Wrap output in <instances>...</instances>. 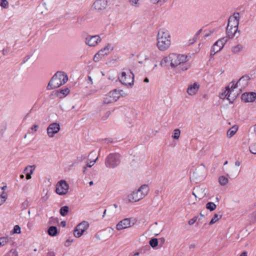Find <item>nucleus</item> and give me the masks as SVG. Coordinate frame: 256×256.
I'll return each instance as SVG.
<instances>
[{
	"label": "nucleus",
	"mask_w": 256,
	"mask_h": 256,
	"mask_svg": "<svg viewBox=\"0 0 256 256\" xmlns=\"http://www.w3.org/2000/svg\"><path fill=\"white\" fill-rule=\"evenodd\" d=\"M6 197L5 196H0V206L2 205L6 200Z\"/></svg>",
	"instance_id": "obj_49"
},
{
	"label": "nucleus",
	"mask_w": 256,
	"mask_h": 256,
	"mask_svg": "<svg viewBox=\"0 0 256 256\" xmlns=\"http://www.w3.org/2000/svg\"><path fill=\"white\" fill-rule=\"evenodd\" d=\"M170 60L171 61V67L174 68L180 65V62H178V54H170Z\"/></svg>",
	"instance_id": "obj_20"
},
{
	"label": "nucleus",
	"mask_w": 256,
	"mask_h": 256,
	"mask_svg": "<svg viewBox=\"0 0 256 256\" xmlns=\"http://www.w3.org/2000/svg\"><path fill=\"white\" fill-rule=\"evenodd\" d=\"M60 130V126L58 123L50 124L47 128V134L50 138L54 137Z\"/></svg>",
	"instance_id": "obj_10"
},
{
	"label": "nucleus",
	"mask_w": 256,
	"mask_h": 256,
	"mask_svg": "<svg viewBox=\"0 0 256 256\" xmlns=\"http://www.w3.org/2000/svg\"><path fill=\"white\" fill-rule=\"evenodd\" d=\"M100 41V38L98 35L88 36L86 38V44L90 46H96Z\"/></svg>",
	"instance_id": "obj_13"
},
{
	"label": "nucleus",
	"mask_w": 256,
	"mask_h": 256,
	"mask_svg": "<svg viewBox=\"0 0 256 256\" xmlns=\"http://www.w3.org/2000/svg\"><path fill=\"white\" fill-rule=\"evenodd\" d=\"M70 92V90L68 88H65L64 89H60V90L59 93H60V97H64L66 96Z\"/></svg>",
	"instance_id": "obj_33"
},
{
	"label": "nucleus",
	"mask_w": 256,
	"mask_h": 256,
	"mask_svg": "<svg viewBox=\"0 0 256 256\" xmlns=\"http://www.w3.org/2000/svg\"><path fill=\"white\" fill-rule=\"evenodd\" d=\"M69 208L68 206H65L60 208V213L61 216H64L67 215L68 212Z\"/></svg>",
	"instance_id": "obj_28"
},
{
	"label": "nucleus",
	"mask_w": 256,
	"mask_h": 256,
	"mask_svg": "<svg viewBox=\"0 0 256 256\" xmlns=\"http://www.w3.org/2000/svg\"><path fill=\"white\" fill-rule=\"evenodd\" d=\"M217 52H214H214H213V51H212V49H211V50H210V58H212L213 57V56H214L216 53H217Z\"/></svg>",
	"instance_id": "obj_57"
},
{
	"label": "nucleus",
	"mask_w": 256,
	"mask_h": 256,
	"mask_svg": "<svg viewBox=\"0 0 256 256\" xmlns=\"http://www.w3.org/2000/svg\"><path fill=\"white\" fill-rule=\"evenodd\" d=\"M230 92H232V90L230 88V86H228L226 88V90L222 93L220 94V98L221 99H224L227 98Z\"/></svg>",
	"instance_id": "obj_25"
},
{
	"label": "nucleus",
	"mask_w": 256,
	"mask_h": 256,
	"mask_svg": "<svg viewBox=\"0 0 256 256\" xmlns=\"http://www.w3.org/2000/svg\"><path fill=\"white\" fill-rule=\"evenodd\" d=\"M250 79L248 76H244L237 82L236 85L240 86V90H242V89H244L248 86Z\"/></svg>",
	"instance_id": "obj_16"
},
{
	"label": "nucleus",
	"mask_w": 256,
	"mask_h": 256,
	"mask_svg": "<svg viewBox=\"0 0 256 256\" xmlns=\"http://www.w3.org/2000/svg\"><path fill=\"white\" fill-rule=\"evenodd\" d=\"M202 29H200L199 30L196 34L195 36L196 38L197 36L202 32Z\"/></svg>",
	"instance_id": "obj_60"
},
{
	"label": "nucleus",
	"mask_w": 256,
	"mask_h": 256,
	"mask_svg": "<svg viewBox=\"0 0 256 256\" xmlns=\"http://www.w3.org/2000/svg\"><path fill=\"white\" fill-rule=\"evenodd\" d=\"M69 188L68 184L64 180H60L56 186V192L59 195L66 194Z\"/></svg>",
	"instance_id": "obj_8"
},
{
	"label": "nucleus",
	"mask_w": 256,
	"mask_h": 256,
	"mask_svg": "<svg viewBox=\"0 0 256 256\" xmlns=\"http://www.w3.org/2000/svg\"><path fill=\"white\" fill-rule=\"evenodd\" d=\"M244 47L240 44H238L236 46H232V52L233 54H236L240 52L242 49Z\"/></svg>",
	"instance_id": "obj_26"
},
{
	"label": "nucleus",
	"mask_w": 256,
	"mask_h": 256,
	"mask_svg": "<svg viewBox=\"0 0 256 256\" xmlns=\"http://www.w3.org/2000/svg\"><path fill=\"white\" fill-rule=\"evenodd\" d=\"M6 256H18V252L14 250H10Z\"/></svg>",
	"instance_id": "obj_41"
},
{
	"label": "nucleus",
	"mask_w": 256,
	"mask_h": 256,
	"mask_svg": "<svg viewBox=\"0 0 256 256\" xmlns=\"http://www.w3.org/2000/svg\"><path fill=\"white\" fill-rule=\"evenodd\" d=\"M170 54L168 56L164 58L160 62V66H168L169 64L171 66V61Z\"/></svg>",
	"instance_id": "obj_22"
},
{
	"label": "nucleus",
	"mask_w": 256,
	"mask_h": 256,
	"mask_svg": "<svg viewBox=\"0 0 256 256\" xmlns=\"http://www.w3.org/2000/svg\"><path fill=\"white\" fill-rule=\"evenodd\" d=\"M108 6L106 0H96L93 4L94 8L100 11L106 8Z\"/></svg>",
	"instance_id": "obj_15"
},
{
	"label": "nucleus",
	"mask_w": 256,
	"mask_h": 256,
	"mask_svg": "<svg viewBox=\"0 0 256 256\" xmlns=\"http://www.w3.org/2000/svg\"><path fill=\"white\" fill-rule=\"evenodd\" d=\"M48 234L50 236H55L58 233L57 228L55 226H50L48 230Z\"/></svg>",
	"instance_id": "obj_23"
},
{
	"label": "nucleus",
	"mask_w": 256,
	"mask_h": 256,
	"mask_svg": "<svg viewBox=\"0 0 256 256\" xmlns=\"http://www.w3.org/2000/svg\"><path fill=\"white\" fill-rule=\"evenodd\" d=\"M103 56H101L100 54H98V52L96 53L94 57V60L95 62H98Z\"/></svg>",
	"instance_id": "obj_44"
},
{
	"label": "nucleus",
	"mask_w": 256,
	"mask_h": 256,
	"mask_svg": "<svg viewBox=\"0 0 256 256\" xmlns=\"http://www.w3.org/2000/svg\"><path fill=\"white\" fill-rule=\"evenodd\" d=\"M48 256H55V254L53 252H50L48 253Z\"/></svg>",
	"instance_id": "obj_61"
},
{
	"label": "nucleus",
	"mask_w": 256,
	"mask_h": 256,
	"mask_svg": "<svg viewBox=\"0 0 256 256\" xmlns=\"http://www.w3.org/2000/svg\"><path fill=\"white\" fill-rule=\"evenodd\" d=\"M111 232L110 229H106L104 230H102L100 232L97 234H96V238L100 239H105V240H108L110 236Z\"/></svg>",
	"instance_id": "obj_17"
},
{
	"label": "nucleus",
	"mask_w": 256,
	"mask_h": 256,
	"mask_svg": "<svg viewBox=\"0 0 256 256\" xmlns=\"http://www.w3.org/2000/svg\"><path fill=\"white\" fill-rule=\"evenodd\" d=\"M249 148L252 154H256V142L251 144Z\"/></svg>",
	"instance_id": "obj_37"
},
{
	"label": "nucleus",
	"mask_w": 256,
	"mask_h": 256,
	"mask_svg": "<svg viewBox=\"0 0 256 256\" xmlns=\"http://www.w3.org/2000/svg\"><path fill=\"white\" fill-rule=\"evenodd\" d=\"M89 224L86 221H82L76 226L74 230V234L75 237L78 238L82 236L84 232L88 228Z\"/></svg>",
	"instance_id": "obj_7"
},
{
	"label": "nucleus",
	"mask_w": 256,
	"mask_h": 256,
	"mask_svg": "<svg viewBox=\"0 0 256 256\" xmlns=\"http://www.w3.org/2000/svg\"><path fill=\"white\" fill-rule=\"evenodd\" d=\"M167 0H150L151 2L153 4H159L160 5L166 2Z\"/></svg>",
	"instance_id": "obj_42"
},
{
	"label": "nucleus",
	"mask_w": 256,
	"mask_h": 256,
	"mask_svg": "<svg viewBox=\"0 0 256 256\" xmlns=\"http://www.w3.org/2000/svg\"><path fill=\"white\" fill-rule=\"evenodd\" d=\"M21 232L20 228L18 225H16L13 230L10 231V234H20Z\"/></svg>",
	"instance_id": "obj_35"
},
{
	"label": "nucleus",
	"mask_w": 256,
	"mask_h": 256,
	"mask_svg": "<svg viewBox=\"0 0 256 256\" xmlns=\"http://www.w3.org/2000/svg\"><path fill=\"white\" fill-rule=\"evenodd\" d=\"M222 217V214L218 215L217 214H214V216L212 217V218L211 220L210 221V222L209 223V224L210 225H212V224H214L218 220L221 218Z\"/></svg>",
	"instance_id": "obj_31"
},
{
	"label": "nucleus",
	"mask_w": 256,
	"mask_h": 256,
	"mask_svg": "<svg viewBox=\"0 0 256 256\" xmlns=\"http://www.w3.org/2000/svg\"><path fill=\"white\" fill-rule=\"evenodd\" d=\"M110 114V111H108L105 114L104 116L102 117V119L104 120H106Z\"/></svg>",
	"instance_id": "obj_51"
},
{
	"label": "nucleus",
	"mask_w": 256,
	"mask_h": 256,
	"mask_svg": "<svg viewBox=\"0 0 256 256\" xmlns=\"http://www.w3.org/2000/svg\"><path fill=\"white\" fill-rule=\"evenodd\" d=\"M30 205L29 201L28 200H24L22 204V210L26 209Z\"/></svg>",
	"instance_id": "obj_39"
},
{
	"label": "nucleus",
	"mask_w": 256,
	"mask_h": 256,
	"mask_svg": "<svg viewBox=\"0 0 256 256\" xmlns=\"http://www.w3.org/2000/svg\"><path fill=\"white\" fill-rule=\"evenodd\" d=\"M180 131L179 129H175L174 131L173 135L172 137L175 140H177L180 138Z\"/></svg>",
	"instance_id": "obj_36"
},
{
	"label": "nucleus",
	"mask_w": 256,
	"mask_h": 256,
	"mask_svg": "<svg viewBox=\"0 0 256 256\" xmlns=\"http://www.w3.org/2000/svg\"><path fill=\"white\" fill-rule=\"evenodd\" d=\"M214 32V31H210V33H208V34H205L204 35V38H206V37H208L209 36H210V34Z\"/></svg>",
	"instance_id": "obj_62"
},
{
	"label": "nucleus",
	"mask_w": 256,
	"mask_h": 256,
	"mask_svg": "<svg viewBox=\"0 0 256 256\" xmlns=\"http://www.w3.org/2000/svg\"><path fill=\"white\" fill-rule=\"evenodd\" d=\"M97 160H98V157L94 160H91V161H90V162H88L86 166L88 168H91L94 164L96 162Z\"/></svg>",
	"instance_id": "obj_47"
},
{
	"label": "nucleus",
	"mask_w": 256,
	"mask_h": 256,
	"mask_svg": "<svg viewBox=\"0 0 256 256\" xmlns=\"http://www.w3.org/2000/svg\"><path fill=\"white\" fill-rule=\"evenodd\" d=\"M0 6L4 8H6L8 6V2L7 0H1Z\"/></svg>",
	"instance_id": "obj_38"
},
{
	"label": "nucleus",
	"mask_w": 256,
	"mask_h": 256,
	"mask_svg": "<svg viewBox=\"0 0 256 256\" xmlns=\"http://www.w3.org/2000/svg\"><path fill=\"white\" fill-rule=\"evenodd\" d=\"M98 54H100L101 56H104L106 55H108L109 53L106 50H104V48L101 49L100 51H98Z\"/></svg>",
	"instance_id": "obj_45"
},
{
	"label": "nucleus",
	"mask_w": 256,
	"mask_h": 256,
	"mask_svg": "<svg viewBox=\"0 0 256 256\" xmlns=\"http://www.w3.org/2000/svg\"><path fill=\"white\" fill-rule=\"evenodd\" d=\"M231 83H232V84L230 88V90L232 91L234 88H236L238 86H236V84H234V82L232 81Z\"/></svg>",
	"instance_id": "obj_53"
},
{
	"label": "nucleus",
	"mask_w": 256,
	"mask_h": 256,
	"mask_svg": "<svg viewBox=\"0 0 256 256\" xmlns=\"http://www.w3.org/2000/svg\"><path fill=\"white\" fill-rule=\"evenodd\" d=\"M68 80V76L63 72H57L49 82L46 88L50 90L64 84Z\"/></svg>",
	"instance_id": "obj_2"
},
{
	"label": "nucleus",
	"mask_w": 256,
	"mask_h": 256,
	"mask_svg": "<svg viewBox=\"0 0 256 256\" xmlns=\"http://www.w3.org/2000/svg\"><path fill=\"white\" fill-rule=\"evenodd\" d=\"M87 82L88 84H92V79L90 76H88V80H87Z\"/></svg>",
	"instance_id": "obj_54"
},
{
	"label": "nucleus",
	"mask_w": 256,
	"mask_h": 256,
	"mask_svg": "<svg viewBox=\"0 0 256 256\" xmlns=\"http://www.w3.org/2000/svg\"><path fill=\"white\" fill-rule=\"evenodd\" d=\"M178 62H180V65L181 64H184L187 61V57L186 56L183 54H178Z\"/></svg>",
	"instance_id": "obj_34"
},
{
	"label": "nucleus",
	"mask_w": 256,
	"mask_h": 256,
	"mask_svg": "<svg viewBox=\"0 0 256 256\" xmlns=\"http://www.w3.org/2000/svg\"><path fill=\"white\" fill-rule=\"evenodd\" d=\"M199 88V84H198L196 82H194L192 84H190L188 86L187 92L189 95H194L198 91Z\"/></svg>",
	"instance_id": "obj_18"
},
{
	"label": "nucleus",
	"mask_w": 256,
	"mask_h": 256,
	"mask_svg": "<svg viewBox=\"0 0 256 256\" xmlns=\"http://www.w3.org/2000/svg\"><path fill=\"white\" fill-rule=\"evenodd\" d=\"M206 172L205 166L201 164L198 166L193 172V176L197 179L201 180L204 178Z\"/></svg>",
	"instance_id": "obj_9"
},
{
	"label": "nucleus",
	"mask_w": 256,
	"mask_h": 256,
	"mask_svg": "<svg viewBox=\"0 0 256 256\" xmlns=\"http://www.w3.org/2000/svg\"><path fill=\"white\" fill-rule=\"evenodd\" d=\"M157 46L160 51H164L170 46V35L168 30L161 28L158 31L156 36Z\"/></svg>",
	"instance_id": "obj_1"
},
{
	"label": "nucleus",
	"mask_w": 256,
	"mask_h": 256,
	"mask_svg": "<svg viewBox=\"0 0 256 256\" xmlns=\"http://www.w3.org/2000/svg\"><path fill=\"white\" fill-rule=\"evenodd\" d=\"M197 40V38L196 36H194V38L189 40L190 44H194Z\"/></svg>",
	"instance_id": "obj_48"
},
{
	"label": "nucleus",
	"mask_w": 256,
	"mask_h": 256,
	"mask_svg": "<svg viewBox=\"0 0 256 256\" xmlns=\"http://www.w3.org/2000/svg\"><path fill=\"white\" fill-rule=\"evenodd\" d=\"M38 126L36 125V124H34L33 125L32 128H31V130H34V132H36L38 130Z\"/></svg>",
	"instance_id": "obj_55"
},
{
	"label": "nucleus",
	"mask_w": 256,
	"mask_h": 256,
	"mask_svg": "<svg viewBox=\"0 0 256 256\" xmlns=\"http://www.w3.org/2000/svg\"><path fill=\"white\" fill-rule=\"evenodd\" d=\"M216 208V204L212 202H208L206 204V209L210 210V212L214 210Z\"/></svg>",
	"instance_id": "obj_32"
},
{
	"label": "nucleus",
	"mask_w": 256,
	"mask_h": 256,
	"mask_svg": "<svg viewBox=\"0 0 256 256\" xmlns=\"http://www.w3.org/2000/svg\"><path fill=\"white\" fill-rule=\"evenodd\" d=\"M256 98V93L254 92H245L242 94L241 99L246 102H253Z\"/></svg>",
	"instance_id": "obj_14"
},
{
	"label": "nucleus",
	"mask_w": 256,
	"mask_h": 256,
	"mask_svg": "<svg viewBox=\"0 0 256 256\" xmlns=\"http://www.w3.org/2000/svg\"><path fill=\"white\" fill-rule=\"evenodd\" d=\"M114 49L113 46L110 44H108L104 48V50L110 53Z\"/></svg>",
	"instance_id": "obj_40"
},
{
	"label": "nucleus",
	"mask_w": 256,
	"mask_h": 256,
	"mask_svg": "<svg viewBox=\"0 0 256 256\" xmlns=\"http://www.w3.org/2000/svg\"><path fill=\"white\" fill-rule=\"evenodd\" d=\"M138 0H129V2L132 6H136L138 2Z\"/></svg>",
	"instance_id": "obj_52"
},
{
	"label": "nucleus",
	"mask_w": 256,
	"mask_h": 256,
	"mask_svg": "<svg viewBox=\"0 0 256 256\" xmlns=\"http://www.w3.org/2000/svg\"><path fill=\"white\" fill-rule=\"evenodd\" d=\"M118 79L122 84L132 86L134 84V74L130 70H128V74L122 72Z\"/></svg>",
	"instance_id": "obj_6"
},
{
	"label": "nucleus",
	"mask_w": 256,
	"mask_h": 256,
	"mask_svg": "<svg viewBox=\"0 0 256 256\" xmlns=\"http://www.w3.org/2000/svg\"><path fill=\"white\" fill-rule=\"evenodd\" d=\"M238 130V127L236 126L232 127L227 132V136L229 138H232Z\"/></svg>",
	"instance_id": "obj_27"
},
{
	"label": "nucleus",
	"mask_w": 256,
	"mask_h": 256,
	"mask_svg": "<svg viewBox=\"0 0 256 256\" xmlns=\"http://www.w3.org/2000/svg\"><path fill=\"white\" fill-rule=\"evenodd\" d=\"M240 14L234 12L232 16L230 17L228 24L226 29L227 37L232 38L236 35L238 30L239 24Z\"/></svg>",
	"instance_id": "obj_3"
},
{
	"label": "nucleus",
	"mask_w": 256,
	"mask_h": 256,
	"mask_svg": "<svg viewBox=\"0 0 256 256\" xmlns=\"http://www.w3.org/2000/svg\"><path fill=\"white\" fill-rule=\"evenodd\" d=\"M198 216H194L192 218L190 219L188 221V224L190 225H192L194 222H198Z\"/></svg>",
	"instance_id": "obj_46"
},
{
	"label": "nucleus",
	"mask_w": 256,
	"mask_h": 256,
	"mask_svg": "<svg viewBox=\"0 0 256 256\" xmlns=\"http://www.w3.org/2000/svg\"><path fill=\"white\" fill-rule=\"evenodd\" d=\"M60 225L62 227H65L66 225V223L64 221H62L60 222Z\"/></svg>",
	"instance_id": "obj_63"
},
{
	"label": "nucleus",
	"mask_w": 256,
	"mask_h": 256,
	"mask_svg": "<svg viewBox=\"0 0 256 256\" xmlns=\"http://www.w3.org/2000/svg\"><path fill=\"white\" fill-rule=\"evenodd\" d=\"M30 56L29 55H27L24 58L22 63L24 64L26 62H27L30 59Z\"/></svg>",
	"instance_id": "obj_56"
},
{
	"label": "nucleus",
	"mask_w": 256,
	"mask_h": 256,
	"mask_svg": "<svg viewBox=\"0 0 256 256\" xmlns=\"http://www.w3.org/2000/svg\"><path fill=\"white\" fill-rule=\"evenodd\" d=\"M231 94L232 92H230V94H228L226 98L227 100L229 101V102L230 103H232L234 100H235L236 98V96H231Z\"/></svg>",
	"instance_id": "obj_43"
},
{
	"label": "nucleus",
	"mask_w": 256,
	"mask_h": 256,
	"mask_svg": "<svg viewBox=\"0 0 256 256\" xmlns=\"http://www.w3.org/2000/svg\"><path fill=\"white\" fill-rule=\"evenodd\" d=\"M204 214H203L202 212L200 213V217L198 218V222H197V224H199V223H202V222H200V220H202V218H204Z\"/></svg>",
	"instance_id": "obj_50"
},
{
	"label": "nucleus",
	"mask_w": 256,
	"mask_h": 256,
	"mask_svg": "<svg viewBox=\"0 0 256 256\" xmlns=\"http://www.w3.org/2000/svg\"><path fill=\"white\" fill-rule=\"evenodd\" d=\"M218 182L221 186H226L228 182V178L224 176H220L218 178Z\"/></svg>",
	"instance_id": "obj_30"
},
{
	"label": "nucleus",
	"mask_w": 256,
	"mask_h": 256,
	"mask_svg": "<svg viewBox=\"0 0 256 256\" xmlns=\"http://www.w3.org/2000/svg\"><path fill=\"white\" fill-rule=\"evenodd\" d=\"M148 186L143 184L138 190L134 191L132 194H128V200L131 202H138L148 194Z\"/></svg>",
	"instance_id": "obj_4"
},
{
	"label": "nucleus",
	"mask_w": 256,
	"mask_h": 256,
	"mask_svg": "<svg viewBox=\"0 0 256 256\" xmlns=\"http://www.w3.org/2000/svg\"><path fill=\"white\" fill-rule=\"evenodd\" d=\"M121 162V156L118 153L109 154L106 158L105 165L110 168H114L118 166Z\"/></svg>",
	"instance_id": "obj_5"
},
{
	"label": "nucleus",
	"mask_w": 256,
	"mask_h": 256,
	"mask_svg": "<svg viewBox=\"0 0 256 256\" xmlns=\"http://www.w3.org/2000/svg\"><path fill=\"white\" fill-rule=\"evenodd\" d=\"M35 165L28 166L25 168L24 170V173L26 175V180H30L31 178V174L33 173L34 170H35Z\"/></svg>",
	"instance_id": "obj_19"
},
{
	"label": "nucleus",
	"mask_w": 256,
	"mask_h": 256,
	"mask_svg": "<svg viewBox=\"0 0 256 256\" xmlns=\"http://www.w3.org/2000/svg\"><path fill=\"white\" fill-rule=\"evenodd\" d=\"M122 92V90L119 91L116 90H114L109 92V94L110 96H112L111 98H112L113 101L115 102L119 98L120 95V92Z\"/></svg>",
	"instance_id": "obj_21"
},
{
	"label": "nucleus",
	"mask_w": 256,
	"mask_h": 256,
	"mask_svg": "<svg viewBox=\"0 0 256 256\" xmlns=\"http://www.w3.org/2000/svg\"><path fill=\"white\" fill-rule=\"evenodd\" d=\"M188 69V67L186 64H183L182 66V68H181L182 70H187Z\"/></svg>",
	"instance_id": "obj_58"
},
{
	"label": "nucleus",
	"mask_w": 256,
	"mask_h": 256,
	"mask_svg": "<svg viewBox=\"0 0 256 256\" xmlns=\"http://www.w3.org/2000/svg\"><path fill=\"white\" fill-rule=\"evenodd\" d=\"M240 256H247V253L246 252H242L241 254L240 255Z\"/></svg>",
	"instance_id": "obj_64"
},
{
	"label": "nucleus",
	"mask_w": 256,
	"mask_h": 256,
	"mask_svg": "<svg viewBox=\"0 0 256 256\" xmlns=\"http://www.w3.org/2000/svg\"><path fill=\"white\" fill-rule=\"evenodd\" d=\"M134 224L131 223L130 218H126L118 222L116 225V229L118 230H122L132 226Z\"/></svg>",
	"instance_id": "obj_11"
},
{
	"label": "nucleus",
	"mask_w": 256,
	"mask_h": 256,
	"mask_svg": "<svg viewBox=\"0 0 256 256\" xmlns=\"http://www.w3.org/2000/svg\"><path fill=\"white\" fill-rule=\"evenodd\" d=\"M227 37L222 38L217 40L212 46V51L218 52L220 51L223 48L224 44L227 42Z\"/></svg>",
	"instance_id": "obj_12"
},
{
	"label": "nucleus",
	"mask_w": 256,
	"mask_h": 256,
	"mask_svg": "<svg viewBox=\"0 0 256 256\" xmlns=\"http://www.w3.org/2000/svg\"><path fill=\"white\" fill-rule=\"evenodd\" d=\"M112 96H110L109 92L105 96V97L104 98V100H103V104H109L110 103L114 102L113 101L112 98H111Z\"/></svg>",
	"instance_id": "obj_29"
},
{
	"label": "nucleus",
	"mask_w": 256,
	"mask_h": 256,
	"mask_svg": "<svg viewBox=\"0 0 256 256\" xmlns=\"http://www.w3.org/2000/svg\"><path fill=\"white\" fill-rule=\"evenodd\" d=\"M164 244V241H160L158 244V241H150V246L154 248H161Z\"/></svg>",
	"instance_id": "obj_24"
},
{
	"label": "nucleus",
	"mask_w": 256,
	"mask_h": 256,
	"mask_svg": "<svg viewBox=\"0 0 256 256\" xmlns=\"http://www.w3.org/2000/svg\"><path fill=\"white\" fill-rule=\"evenodd\" d=\"M7 241H2L0 242V247L4 246L6 244Z\"/></svg>",
	"instance_id": "obj_59"
}]
</instances>
